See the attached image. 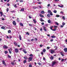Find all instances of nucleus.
<instances>
[{
    "mask_svg": "<svg viewBox=\"0 0 67 67\" xmlns=\"http://www.w3.org/2000/svg\"><path fill=\"white\" fill-rule=\"evenodd\" d=\"M48 21L49 23H51V21H50V20H48Z\"/></svg>",
    "mask_w": 67,
    "mask_h": 67,
    "instance_id": "nucleus-44",
    "label": "nucleus"
},
{
    "mask_svg": "<svg viewBox=\"0 0 67 67\" xmlns=\"http://www.w3.org/2000/svg\"><path fill=\"white\" fill-rule=\"evenodd\" d=\"M20 24L21 26H23V24H22V23H20Z\"/></svg>",
    "mask_w": 67,
    "mask_h": 67,
    "instance_id": "nucleus-34",
    "label": "nucleus"
},
{
    "mask_svg": "<svg viewBox=\"0 0 67 67\" xmlns=\"http://www.w3.org/2000/svg\"><path fill=\"white\" fill-rule=\"evenodd\" d=\"M56 63V62H52V66H53L54 65H55V64Z\"/></svg>",
    "mask_w": 67,
    "mask_h": 67,
    "instance_id": "nucleus-2",
    "label": "nucleus"
},
{
    "mask_svg": "<svg viewBox=\"0 0 67 67\" xmlns=\"http://www.w3.org/2000/svg\"><path fill=\"white\" fill-rule=\"evenodd\" d=\"M29 19H31V18H32V17H31V16H29Z\"/></svg>",
    "mask_w": 67,
    "mask_h": 67,
    "instance_id": "nucleus-62",
    "label": "nucleus"
},
{
    "mask_svg": "<svg viewBox=\"0 0 67 67\" xmlns=\"http://www.w3.org/2000/svg\"><path fill=\"white\" fill-rule=\"evenodd\" d=\"M17 19H16V20L17 21V22H20V20H19V18H17Z\"/></svg>",
    "mask_w": 67,
    "mask_h": 67,
    "instance_id": "nucleus-25",
    "label": "nucleus"
},
{
    "mask_svg": "<svg viewBox=\"0 0 67 67\" xmlns=\"http://www.w3.org/2000/svg\"><path fill=\"white\" fill-rule=\"evenodd\" d=\"M60 54H61V55H62V56H64V54H63V52H60Z\"/></svg>",
    "mask_w": 67,
    "mask_h": 67,
    "instance_id": "nucleus-18",
    "label": "nucleus"
},
{
    "mask_svg": "<svg viewBox=\"0 0 67 67\" xmlns=\"http://www.w3.org/2000/svg\"><path fill=\"white\" fill-rule=\"evenodd\" d=\"M40 21H41V22H43V21H44V20H43V18H40Z\"/></svg>",
    "mask_w": 67,
    "mask_h": 67,
    "instance_id": "nucleus-24",
    "label": "nucleus"
},
{
    "mask_svg": "<svg viewBox=\"0 0 67 67\" xmlns=\"http://www.w3.org/2000/svg\"><path fill=\"white\" fill-rule=\"evenodd\" d=\"M32 67V65H29V67Z\"/></svg>",
    "mask_w": 67,
    "mask_h": 67,
    "instance_id": "nucleus-60",
    "label": "nucleus"
},
{
    "mask_svg": "<svg viewBox=\"0 0 67 67\" xmlns=\"http://www.w3.org/2000/svg\"><path fill=\"white\" fill-rule=\"evenodd\" d=\"M13 25H16V22H15V21H13Z\"/></svg>",
    "mask_w": 67,
    "mask_h": 67,
    "instance_id": "nucleus-6",
    "label": "nucleus"
},
{
    "mask_svg": "<svg viewBox=\"0 0 67 67\" xmlns=\"http://www.w3.org/2000/svg\"><path fill=\"white\" fill-rule=\"evenodd\" d=\"M64 51L66 53L67 52V48H65L64 49Z\"/></svg>",
    "mask_w": 67,
    "mask_h": 67,
    "instance_id": "nucleus-10",
    "label": "nucleus"
},
{
    "mask_svg": "<svg viewBox=\"0 0 67 67\" xmlns=\"http://www.w3.org/2000/svg\"><path fill=\"white\" fill-rule=\"evenodd\" d=\"M55 1V2H58V1H59V0H54Z\"/></svg>",
    "mask_w": 67,
    "mask_h": 67,
    "instance_id": "nucleus-51",
    "label": "nucleus"
},
{
    "mask_svg": "<svg viewBox=\"0 0 67 67\" xmlns=\"http://www.w3.org/2000/svg\"><path fill=\"white\" fill-rule=\"evenodd\" d=\"M62 25H63L64 26V25H65V23L64 22H63L62 23Z\"/></svg>",
    "mask_w": 67,
    "mask_h": 67,
    "instance_id": "nucleus-37",
    "label": "nucleus"
},
{
    "mask_svg": "<svg viewBox=\"0 0 67 67\" xmlns=\"http://www.w3.org/2000/svg\"><path fill=\"white\" fill-rule=\"evenodd\" d=\"M47 7H49V6H50V4H48L47 5Z\"/></svg>",
    "mask_w": 67,
    "mask_h": 67,
    "instance_id": "nucleus-61",
    "label": "nucleus"
},
{
    "mask_svg": "<svg viewBox=\"0 0 67 67\" xmlns=\"http://www.w3.org/2000/svg\"><path fill=\"white\" fill-rule=\"evenodd\" d=\"M26 34H27V35H30V34L28 32H27L26 33Z\"/></svg>",
    "mask_w": 67,
    "mask_h": 67,
    "instance_id": "nucleus-43",
    "label": "nucleus"
},
{
    "mask_svg": "<svg viewBox=\"0 0 67 67\" xmlns=\"http://www.w3.org/2000/svg\"><path fill=\"white\" fill-rule=\"evenodd\" d=\"M24 59H28V58L27 57H24Z\"/></svg>",
    "mask_w": 67,
    "mask_h": 67,
    "instance_id": "nucleus-19",
    "label": "nucleus"
},
{
    "mask_svg": "<svg viewBox=\"0 0 67 67\" xmlns=\"http://www.w3.org/2000/svg\"><path fill=\"white\" fill-rule=\"evenodd\" d=\"M43 60H46V59H45V58L44 57L43 58Z\"/></svg>",
    "mask_w": 67,
    "mask_h": 67,
    "instance_id": "nucleus-54",
    "label": "nucleus"
},
{
    "mask_svg": "<svg viewBox=\"0 0 67 67\" xmlns=\"http://www.w3.org/2000/svg\"><path fill=\"white\" fill-rule=\"evenodd\" d=\"M32 59H33V58L32 57H29L28 58L29 60H30V61H32Z\"/></svg>",
    "mask_w": 67,
    "mask_h": 67,
    "instance_id": "nucleus-9",
    "label": "nucleus"
},
{
    "mask_svg": "<svg viewBox=\"0 0 67 67\" xmlns=\"http://www.w3.org/2000/svg\"><path fill=\"white\" fill-rule=\"evenodd\" d=\"M50 58L51 60H53L54 59V57L53 56H51Z\"/></svg>",
    "mask_w": 67,
    "mask_h": 67,
    "instance_id": "nucleus-12",
    "label": "nucleus"
},
{
    "mask_svg": "<svg viewBox=\"0 0 67 67\" xmlns=\"http://www.w3.org/2000/svg\"><path fill=\"white\" fill-rule=\"evenodd\" d=\"M56 30V28H55L54 29H53L52 31H55Z\"/></svg>",
    "mask_w": 67,
    "mask_h": 67,
    "instance_id": "nucleus-46",
    "label": "nucleus"
},
{
    "mask_svg": "<svg viewBox=\"0 0 67 67\" xmlns=\"http://www.w3.org/2000/svg\"><path fill=\"white\" fill-rule=\"evenodd\" d=\"M50 15H53V13H52V12H51L50 13Z\"/></svg>",
    "mask_w": 67,
    "mask_h": 67,
    "instance_id": "nucleus-52",
    "label": "nucleus"
},
{
    "mask_svg": "<svg viewBox=\"0 0 67 67\" xmlns=\"http://www.w3.org/2000/svg\"><path fill=\"white\" fill-rule=\"evenodd\" d=\"M29 25L30 26H32V24H29Z\"/></svg>",
    "mask_w": 67,
    "mask_h": 67,
    "instance_id": "nucleus-47",
    "label": "nucleus"
},
{
    "mask_svg": "<svg viewBox=\"0 0 67 67\" xmlns=\"http://www.w3.org/2000/svg\"><path fill=\"white\" fill-rule=\"evenodd\" d=\"M8 53V52L7 51H5L4 53H5L6 54H7Z\"/></svg>",
    "mask_w": 67,
    "mask_h": 67,
    "instance_id": "nucleus-35",
    "label": "nucleus"
},
{
    "mask_svg": "<svg viewBox=\"0 0 67 67\" xmlns=\"http://www.w3.org/2000/svg\"><path fill=\"white\" fill-rule=\"evenodd\" d=\"M37 64H38V65H39V66H41V65H42L41 63H37Z\"/></svg>",
    "mask_w": 67,
    "mask_h": 67,
    "instance_id": "nucleus-39",
    "label": "nucleus"
},
{
    "mask_svg": "<svg viewBox=\"0 0 67 67\" xmlns=\"http://www.w3.org/2000/svg\"><path fill=\"white\" fill-rule=\"evenodd\" d=\"M59 16H60L59 15H56V17H59Z\"/></svg>",
    "mask_w": 67,
    "mask_h": 67,
    "instance_id": "nucleus-48",
    "label": "nucleus"
},
{
    "mask_svg": "<svg viewBox=\"0 0 67 67\" xmlns=\"http://www.w3.org/2000/svg\"><path fill=\"white\" fill-rule=\"evenodd\" d=\"M2 62L3 64L5 66H7V64H5V62H4V60H3L2 61Z\"/></svg>",
    "mask_w": 67,
    "mask_h": 67,
    "instance_id": "nucleus-7",
    "label": "nucleus"
},
{
    "mask_svg": "<svg viewBox=\"0 0 67 67\" xmlns=\"http://www.w3.org/2000/svg\"><path fill=\"white\" fill-rule=\"evenodd\" d=\"M2 20L3 21H4V18H3L2 19Z\"/></svg>",
    "mask_w": 67,
    "mask_h": 67,
    "instance_id": "nucleus-64",
    "label": "nucleus"
},
{
    "mask_svg": "<svg viewBox=\"0 0 67 67\" xmlns=\"http://www.w3.org/2000/svg\"><path fill=\"white\" fill-rule=\"evenodd\" d=\"M26 63V60H24L23 61V63L24 64H25Z\"/></svg>",
    "mask_w": 67,
    "mask_h": 67,
    "instance_id": "nucleus-20",
    "label": "nucleus"
},
{
    "mask_svg": "<svg viewBox=\"0 0 67 67\" xmlns=\"http://www.w3.org/2000/svg\"><path fill=\"white\" fill-rule=\"evenodd\" d=\"M48 13H51V10H48Z\"/></svg>",
    "mask_w": 67,
    "mask_h": 67,
    "instance_id": "nucleus-28",
    "label": "nucleus"
},
{
    "mask_svg": "<svg viewBox=\"0 0 67 67\" xmlns=\"http://www.w3.org/2000/svg\"><path fill=\"white\" fill-rule=\"evenodd\" d=\"M64 60V59H62V60H61L62 62H63Z\"/></svg>",
    "mask_w": 67,
    "mask_h": 67,
    "instance_id": "nucleus-63",
    "label": "nucleus"
},
{
    "mask_svg": "<svg viewBox=\"0 0 67 67\" xmlns=\"http://www.w3.org/2000/svg\"><path fill=\"white\" fill-rule=\"evenodd\" d=\"M43 30L45 31L46 32V27L44 26L43 27Z\"/></svg>",
    "mask_w": 67,
    "mask_h": 67,
    "instance_id": "nucleus-15",
    "label": "nucleus"
},
{
    "mask_svg": "<svg viewBox=\"0 0 67 67\" xmlns=\"http://www.w3.org/2000/svg\"><path fill=\"white\" fill-rule=\"evenodd\" d=\"M62 19L63 20H65V16H63L62 17Z\"/></svg>",
    "mask_w": 67,
    "mask_h": 67,
    "instance_id": "nucleus-41",
    "label": "nucleus"
},
{
    "mask_svg": "<svg viewBox=\"0 0 67 67\" xmlns=\"http://www.w3.org/2000/svg\"><path fill=\"white\" fill-rule=\"evenodd\" d=\"M47 16H48V17H49L50 16H51V15H50V14H48L47 15Z\"/></svg>",
    "mask_w": 67,
    "mask_h": 67,
    "instance_id": "nucleus-27",
    "label": "nucleus"
},
{
    "mask_svg": "<svg viewBox=\"0 0 67 67\" xmlns=\"http://www.w3.org/2000/svg\"><path fill=\"white\" fill-rule=\"evenodd\" d=\"M24 11V8H23L21 9V10L20 11H21L22 12H23V11Z\"/></svg>",
    "mask_w": 67,
    "mask_h": 67,
    "instance_id": "nucleus-13",
    "label": "nucleus"
},
{
    "mask_svg": "<svg viewBox=\"0 0 67 67\" xmlns=\"http://www.w3.org/2000/svg\"><path fill=\"white\" fill-rule=\"evenodd\" d=\"M53 12L55 13H57V11L56 10H54L53 11Z\"/></svg>",
    "mask_w": 67,
    "mask_h": 67,
    "instance_id": "nucleus-38",
    "label": "nucleus"
},
{
    "mask_svg": "<svg viewBox=\"0 0 67 67\" xmlns=\"http://www.w3.org/2000/svg\"><path fill=\"white\" fill-rule=\"evenodd\" d=\"M41 13H42V14H44V12L43 11H42L41 12Z\"/></svg>",
    "mask_w": 67,
    "mask_h": 67,
    "instance_id": "nucleus-40",
    "label": "nucleus"
},
{
    "mask_svg": "<svg viewBox=\"0 0 67 67\" xmlns=\"http://www.w3.org/2000/svg\"><path fill=\"white\" fill-rule=\"evenodd\" d=\"M14 44L16 46H18V43H16V42H14Z\"/></svg>",
    "mask_w": 67,
    "mask_h": 67,
    "instance_id": "nucleus-8",
    "label": "nucleus"
},
{
    "mask_svg": "<svg viewBox=\"0 0 67 67\" xmlns=\"http://www.w3.org/2000/svg\"><path fill=\"white\" fill-rule=\"evenodd\" d=\"M54 27L55 28H57V26H54Z\"/></svg>",
    "mask_w": 67,
    "mask_h": 67,
    "instance_id": "nucleus-49",
    "label": "nucleus"
},
{
    "mask_svg": "<svg viewBox=\"0 0 67 67\" xmlns=\"http://www.w3.org/2000/svg\"><path fill=\"white\" fill-rule=\"evenodd\" d=\"M54 41V40L53 39H52L50 40L51 42H53Z\"/></svg>",
    "mask_w": 67,
    "mask_h": 67,
    "instance_id": "nucleus-53",
    "label": "nucleus"
},
{
    "mask_svg": "<svg viewBox=\"0 0 67 67\" xmlns=\"http://www.w3.org/2000/svg\"><path fill=\"white\" fill-rule=\"evenodd\" d=\"M3 48L5 49H7L8 48V47L5 45L3 46Z\"/></svg>",
    "mask_w": 67,
    "mask_h": 67,
    "instance_id": "nucleus-5",
    "label": "nucleus"
},
{
    "mask_svg": "<svg viewBox=\"0 0 67 67\" xmlns=\"http://www.w3.org/2000/svg\"><path fill=\"white\" fill-rule=\"evenodd\" d=\"M15 53H18L19 52V50H18V49H15Z\"/></svg>",
    "mask_w": 67,
    "mask_h": 67,
    "instance_id": "nucleus-4",
    "label": "nucleus"
},
{
    "mask_svg": "<svg viewBox=\"0 0 67 67\" xmlns=\"http://www.w3.org/2000/svg\"><path fill=\"white\" fill-rule=\"evenodd\" d=\"M11 64L13 66H14V63L13 62H12L11 63Z\"/></svg>",
    "mask_w": 67,
    "mask_h": 67,
    "instance_id": "nucleus-26",
    "label": "nucleus"
},
{
    "mask_svg": "<svg viewBox=\"0 0 67 67\" xmlns=\"http://www.w3.org/2000/svg\"><path fill=\"white\" fill-rule=\"evenodd\" d=\"M11 30H8V33H11Z\"/></svg>",
    "mask_w": 67,
    "mask_h": 67,
    "instance_id": "nucleus-33",
    "label": "nucleus"
},
{
    "mask_svg": "<svg viewBox=\"0 0 67 67\" xmlns=\"http://www.w3.org/2000/svg\"><path fill=\"white\" fill-rule=\"evenodd\" d=\"M5 27L4 26H2L1 27V29H3L4 30H5Z\"/></svg>",
    "mask_w": 67,
    "mask_h": 67,
    "instance_id": "nucleus-14",
    "label": "nucleus"
},
{
    "mask_svg": "<svg viewBox=\"0 0 67 67\" xmlns=\"http://www.w3.org/2000/svg\"><path fill=\"white\" fill-rule=\"evenodd\" d=\"M29 56L30 57H32V56H33V54H30Z\"/></svg>",
    "mask_w": 67,
    "mask_h": 67,
    "instance_id": "nucleus-36",
    "label": "nucleus"
},
{
    "mask_svg": "<svg viewBox=\"0 0 67 67\" xmlns=\"http://www.w3.org/2000/svg\"><path fill=\"white\" fill-rule=\"evenodd\" d=\"M41 3H42L41 2H38V4H41Z\"/></svg>",
    "mask_w": 67,
    "mask_h": 67,
    "instance_id": "nucleus-56",
    "label": "nucleus"
},
{
    "mask_svg": "<svg viewBox=\"0 0 67 67\" xmlns=\"http://www.w3.org/2000/svg\"><path fill=\"white\" fill-rule=\"evenodd\" d=\"M9 9L8 8H7V12H8V11H9Z\"/></svg>",
    "mask_w": 67,
    "mask_h": 67,
    "instance_id": "nucleus-50",
    "label": "nucleus"
},
{
    "mask_svg": "<svg viewBox=\"0 0 67 67\" xmlns=\"http://www.w3.org/2000/svg\"><path fill=\"white\" fill-rule=\"evenodd\" d=\"M17 5V4H15V5H14V7L15 8H18V6H16Z\"/></svg>",
    "mask_w": 67,
    "mask_h": 67,
    "instance_id": "nucleus-17",
    "label": "nucleus"
},
{
    "mask_svg": "<svg viewBox=\"0 0 67 67\" xmlns=\"http://www.w3.org/2000/svg\"><path fill=\"white\" fill-rule=\"evenodd\" d=\"M50 53H51V54H53V53H54L55 52L54 49H51V50L50 51Z\"/></svg>",
    "mask_w": 67,
    "mask_h": 67,
    "instance_id": "nucleus-1",
    "label": "nucleus"
},
{
    "mask_svg": "<svg viewBox=\"0 0 67 67\" xmlns=\"http://www.w3.org/2000/svg\"><path fill=\"white\" fill-rule=\"evenodd\" d=\"M64 26L63 25H61L60 26L61 27H64Z\"/></svg>",
    "mask_w": 67,
    "mask_h": 67,
    "instance_id": "nucleus-58",
    "label": "nucleus"
},
{
    "mask_svg": "<svg viewBox=\"0 0 67 67\" xmlns=\"http://www.w3.org/2000/svg\"><path fill=\"white\" fill-rule=\"evenodd\" d=\"M51 37H52V38H55V36H51Z\"/></svg>",
    "mask_w": 67,
    "mask_h": 67,
    "instance_id": "nucleus-32",
    "label": "nucleus"
},
{
    "mask_svg": "<svg viewBox=\"0 0 67 67\" xmlns=\"http://www.w3.org/2000/svg\"><path fill=\"white\" fill-rule=\"evenodd\" d=\"M35 41H37V38H35Z\"/></svg>",
    "mask_w": 67,
    "mask_h": 67,
    "instance_id": "nucleus-59",
    "label": "nucleus"
},
{
    "mask_svg": "<svg viewBox=\"0 0 67 67\" xmlns=\"http://www.w3.org/2000/svg\"><path fill=\"white\" fill-rule=\"evenodd\" d=\"M10 12L12 13H13V12H14V10L10 11Z\"/></svg>",
    "mask_w": 67,
    "mask_h": 67,
    "instance_id": "nucleus-45",
    "label": "nucleus"
},
{
    "mask_svg": "<svg viewBox=\"0 0 67 67\" xmlns=\"http://www.w3.org/2000/svg\"><path fill=\"white\" fill-rule=\"evenodd\" d=\"M43 53H45L46 52V49H43Z\"/></svg>",
    "mask_w": 67,
    "mask_h": 67,
    "instance_id": "nucleus-30",
    "label": "nucleus"
},
{
    "mask_svg": "<svg viewBox=\"0 0 67 67\" xmlns=\"http://www.w3.org/2000/svg\"><path fill=\"white\" fill-rule=\"evenodd\" d=\"M52 27H53L52 26L51 27H50V29L51 30H52V31H53V29H52Z\"/></svg>",
    "mask_w": 67,
    "mask_h": 67,
    "instance_id": "nucleus-57",
    "label": "nucleus"
},
{
    "mask_svg": "<svg viewBox=\"0 0 67 67\" xmlns=\"http://www.w3.org/2000/svg\"><path fill=\"white\" fill-rule=\"evenodd\" d=\"M55 23L57 24V25H59V24L58 23H57V22H55Z\"/></svg>",
    "mask_w": 67,
    "mask_h": 67,
    "instance_id": "nucleus-42",
    "label": "nucleus"
},
{
    "mask_svg": "<svg viewBox=\"0 0 67 67\" xmlns=\"http://www.w3.org/2000/svg\"><path fill=\"white\" fill-rule=\"evenodd\" d=\"M33 21L34 22V23H36V21L35 19H33Z\"/></svg>",
    "mask_w": 67,
    "mask_h": 67,
    "instance_id": "nucleus-21",
    "label": "nucleus"
},
{
    "mask_svg": "<svg viewBox=\"0 0 67 67\" xmlns=\"http://www.w3.org/2000/svg\"><path fill=\"white\" fill-rule=\"evenodd\" d=\"M41 17V18H43L44 17V16L43 15H42V14H40L39 15Z\"/></svg>",
    "mask_w": 67,
    "mask_h": 67,
    "instance_id": "nucleus-23",
    "label": "nucleus"
},
{
    "mask_svg": "<svg viewBox=\"0 0 67 67\" xmlns=\"http://www.w3.org/2000/svg\"><path fill=\"white\" fill-rule=\"evenodd\" d=\"M58 6L59 7H60V8H63L64 7V5L62 4L58 5Z\"/></svg>",
    "mask_w": 67,
    "mask_h": 67,
    "instance_id": "nucleus-3",
    "label": "nucleus"
},
{
    "mask_svg": "<svg viewBox=\"0 0 67 67\" xmlns=\"http://www.w3.org/2000/svg\"><path fill=\"white\" fill-rule=\"evenodd\" d=\"M8 51H9V54H11V53H12V52L11 51H10V49H8Z\"/></svg>",
    "mask_w": 67,
    "mask_h": 67,
    "instance_id": "nucleus-29",
    "label": "nucleus"
},
{
    "mask_svg": "<svg viewBox=\"0 0 67 67\" xmlns=\"http://www.w3.org/2000/svg\"><path fill=\"white\" fill-rule=\"evenodd\" d=\"M20 1V2H23V1L21 0V1Z\"/></svg>",
    "mask_w": 67,
    "mask_h": 67,
    "instance_id": "nucleus-55",
    "label": "nucleus"
},
{
    "mask_svg": "<svg viewBox=\"0 0 67 67\" xmlns=\"http://www.w3.org/2000/svg\"><path fill=\"white\" fill-rule=\"evenodd\" d=\"M8 58H11V56H10L9 55H8Z\"/></svg>",
    "mask_w": 67,
    "mask_h": 67,
    "instance_id": "nucleus-31",
    "label": "nucleus"
},
{
    "mask_svg": "<svg viewBox=\"0 0 67 67\" xmlns=\"http://www.w3.org/2000/svg\"><path fill=\"white\" fill-rule=\"evenodd\" d=\"M23 52H24L25 54H26L27 53V52L26 51L25 49H24L23 50Z\"/></svg>",
    "mask_w": 67,
    "mask_h": 67,
    "instance_id": "nucleus-11",
    "label": "nucleus"
},
{
    "mask_svg": "<svg viewBox=\"0 0 67 67\" xmlns=\"http://www.w3.org/2000/svg\"><path fill=\"white\" fill-rule=\"evenodd\" d=\"M19 37L20 40H22V38H21V36L20 35H19Z\"/></svg>",
    "mask_w": 67,
    "mask_h": 67,
    "instance_id": "nucleus-22",
    "label": "nucleus"
},
{
    "mask_svg": "<svg viewBox=\"0 0 67 67\" xmlns=\"http://www.w3.org/2000/svg\"><path fill=\"white\" fill-rule=\"evenodd\" d=\"M0 14H1V16H2L3 15V12H0Z\"/></svg>",
    "mask_w": 67,
    "mask_h": 67,
    "instance_id": "nucleus-16",
    "label": "nucleus"
}]
</instances>
